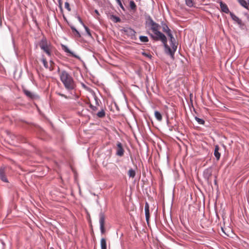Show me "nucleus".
<instances>
[{"label":"nucleus","instance_id":"obj_31","mask_svg":"<svg viewBox=\"0 0 249 249\" xmlns=\"http://www.w3.org/2000/svg\"><path fill=\"white\" fill-rule=\"evenodd\" d=\"M57 95H58L59 96H60L61 97H64L66 99H69V97H68L67 95L64 94H62V93H61L60 92H57L56 93Z\"/></svg>","mask_w":249,"mask_h":249},{"label":"nucleus","instance_id":"obj_15","mask_svg":"<svg viewBox=\"0 0 249 249\" xmlns=\"http://www.w3.org/2000/svg\"><path fill=\"white\" fill-rule=\"evenodd\" d=\"M24 94L29 98L31 99H33L34 98L35 95L34 94L31 92L30 91L27 90V89H24L23 90Z\"/></svg>","mask_w":249,"mask_h":249},{"label":"nucleus","instance_id":"obj_28","mask_svg":"<svg viewBox=\"0 0 249 249\" xmlns=\"http://www.w3.org/2000/svg\"><path fill=\"white\" fill-rule=\"evenodd\" d=\"M50 62V66H49V70L50 71H53V65L54 63L53 61V60L51 59L49 61Z\"/></svg>","mask_w":249,"mask_h":249},{"label":"nucleus","instance_id":"obj_26","mask_svg":"<svg viewBox=\"0 0 249 249\" xmlns=\"http://www.w3.org/2000/svg\"><path fill=\"white\" fill-rule=\"evenodd\" d=\"M195 120L197 121V122L200 124H205V121L202 119L199 118L197 117H195Z\"/></svg>","mask_w":249,"mask_h":249},{"label":"nucleus","instance_id":"obj_13","mask_svg":"<svg viewBox=\"0 0 249 249\" xmlns=\"http://www.w3.org/2000/svg\"><path fill=\"white\" fill-rule=\"evenodd\" d=\"M220 6L222 12L225 13H228L229 12V9L227 5L225 3H224L222 1H220Z\"/></svg>","mask_w":249,"mask_h":249},{"label":"nucleus","instance_id":"obj_37","mask_svg":"<svg viewBox=\"0 0 249 249\" xmlns=\"http://www.w3.org/2000/svg\"><path fill=\"white\" fill-rule=\"evenodd\" d=\"M143 54L148 56V55L146 54L145 53H143Z\"/></svg>","mask_w":249,"mask_h":249},{"label":"nucleus","instance_id":"obj_12","mask_svg":"<svg viewBox=\"0 0 249 249\" xmlns=\"http://www.w3.org/2000/svg\"><path fill=\"white\" fill-rule=\"evenodd\" d=\"M162 31L166 33L167 35H168L170 33H171V31L167 25L166 24L162 23H161Z\"/></svg>","mask_w":249,"mask_h":249},{"label":"nucleus","instance_id":"obj_22","mask_svg":"<svg viewBox=\"0 0 249 249\" xmlns=\"http://www.w3.org/2000/svg\"><path fill=\"white\" fill-rule=\"evenodd\" d=\"M230 15L233 20L236 21L239 24L241 23V20L234 14L230 13Z\"/></svg>","mask_w":249,"mask_h":249},{"label":"nucleus","instance_id":"obj_4","mask_svg":"<svg viewBox=\"0 0 249 249\" xmlns=\"http://www.w3.org/2000/svg\"><path fill=\"white\" fill-rule=\"evenodd\" d=\"M170 37V41L171 48H170L168 45L167 47H165V49L167 50L170 54V55L173 57L175 52L177 49V43L176 42L175 38L174 37L172 33H170L167 35Z\"/></svg>","mask_w":249,"mask_h":249},{"label":"nucleus","instance_id":"obj_38","mask_svg":"<svg viewBox=\"0 0 249 249\" xmlns=\"http://www.w3.org/2000/svg\"><path fill=\"white\" fill-rule=\"evenodd\" d=\"M95 12H96V13H97V12H98L97 10H96Z\"/></svg>","mask_w":249,"mask_h":249},{"label":"nucleus","instance_id":"obj_3","mask_svg":"<svg viewBox=\"0 0 249 249\" xmlns=\"http://www.w3.org/2000/svg\"><path fill=\"white\" fill-rule=\"evenodd\" d=\"M38 45L40 49L50 57L53 55L52 46L46 39V38H43L39 42Z\"/></svg>","mask_w":249,"mask_h":249},{"label":"nucleus","instance_id":"obj_20","mask_svg":"<svg viewBox=\"0 0 249 249\" xmlns=\"http://www.w3.org/2000/svg\"><path fill=\"white\" fill-rule=\"evenodd\" d=\"M128 175L129 178H134L136 175V172L134 170L130 169L128 171Z\"/></svg>","mask_w":249,"mask_h":249},{"label":"nucleus","instance_id":"obj_14","mask_svg":"<svg viewBox=\"0 0 249 249\" xmlns=\"http://www.w3.org/2000/svg\"><path fill=\"white\" fill-rule=\"evenodd\" d=\"M238 1L243 7L249 10V1L248 2L245 0H238Z\"/></svg>","mask_w":249,"mask_h":249},{"label":"nucleus","instance_id":"obj_17","mask_svg":"<svg viewBox=\"0 0 249 249\" xmlns=\"http://www.w3.org/2000/svg\"><path fill=\"white\" fill-rule=\"evenodd\" d=\"M154 114H155V116L156 118L157 119V120L158 121H161L162 120V117L160 112H159L158 111H155Z\"/></svg>","mask_w":249,"mask_h":249},{"label":"nucleus","instance_id":"obj_23","mask_svg":"<svg viewBox=\"0 0 249 249\" xmlns=\"http://www.w3.org/2000/svg\"><path fill=\"white\" fill-rule=\"evenodd\" d=\"M185 3L190 7H193L195 4L194 0H185Z\"/></svg>","mask_w":249,"mask_h":249},{"label":"nucleus","instance_id":"obj_21","mask_svg":"<svg viewBox=\"0 0 249 249\" xmlns=\"http://www.w3.org/2000/svg\"><path fill=\"white\" fill-rule=\"evenodd\" d=\"M129 6H130V9L132 10H133L134 11H135L136 10L137 6H136L135 3L134 2V1L133 0L130 1Z\"/></svg>","mask_w":249,"mask_h":249},{"label":"nucleus","instance_id":"obj_27","mask_svg":"<svg viewBox=\"0 0 249 249\" xmlns=\"http://www.w3.org/2000/svg\"><path fill=\"white\" fill-rule=\"evenodd\" d=\"M87 104L89 105V107L92 111H95L97 110V107L93 106L89 102H88Z\"/></svg>","mask_w":249,"mask_h":249},{"label":"nucleus","instance_id":"obj_24","mask_svg":"<svg viewBox=\"0 0 249 249\" xmlns=\"http://www.w3.org/2000/svg\"><path fill=\"white\" fill-rule=\"evenodd\" d=\"M105 115L106 113L104 109H102L97 114V116L99 118H103L105 116Z\"/></svg>","mask_w":249,"mask_h":249},{"label":"nucleus","instance_id":"obj_33","mask_svg":"<svg viewBox=\"0 0 249 249\" xmlns=\"http://www.w3.org/2000/svg\"><path fill=\"white\" fill-rule=\"evenodd\" d=\"M87 33L89 35H90V32H89V29L88 28V27H87V26L84 25Z\"/></svg>","mask_w":249,"mask_h":249},{"label":"nucleus","instance_id":"obj_30","mask_svg":"<svg viewBox=\"0 0 249 249\" xmlns=\"http://www.w3.org/2000/svg\"><path fill=\"white\" fill-rule=\"evenodd\" d=\"M65 8H66L69 11H71V8H70V4L69 3V2H66L65 3Z\"/></svg>","mask_w":249,"mask_h":249},{"label":"nucleus","instance_id":"obj_10","mask_svg":"<svg viewBox=\"0 0 249 249\" xmlns=\"http://www.w3.org/2000/svg\"><path fill=\"white\" fill-rule=\"evenodd\" d=\"M125 32L126 34L130 36L132 38L135 36L136 32L131 28H127L125 30Z\"/></svg>","mask_w":249,"mask_h":249},{"label":"nucleus","instance_id":"obj_36","mask_svg":"<svg viewBox=\"0 0 249 249\" xmlns=\"http://www.w3.org/2000/svg\"><path fill=\"white\" fill-rule=\"evenodd\" d=\"M59 7L61 9L62 8V3L60 1V0L59 1Z\"/></svg>","mask_w":249,"mask_h":249},{"label":"nucleus","instance_id":"obj_7","mask_svg":"<svg viewBox=\"0 0 249 249\" xmlns=\"http://www.w3.org/2000/svg\"><path fill=\"white\" fill-rule=\"evenodd\" d=\"M124 154V149L123 147V145L120 142H117V147H116V153L117 156L122 157Z\"/></svg>","mask_w":249,"mask_h":249},{"label":"nucleus","instance_id":"obj_11","mask_svg":"<svg viewBox=\"0 0 249 249\" xmlns=\"http://www.w3.org/2000/svg\"><path fill=\"white\" fill-rule=\"evenodd\" d=\"M219 146L217 145H215L214 147V155L217 160H218L220 159L221 156V154L219 152Z\"/></svg>","mask_w":249,"mask_h":249},{"label":"nucleus","instance_id":"obj_25","mask_svg":"<svg viewBox=\"0 0 249 249\" xmlns=\"http://www.w3.org/2000/svg\"><path fill=\"white\" fill-rule=\"evenodd\" d=\"M140 40L142 42H147L149 41L148 37L146 36H140Z\"/></svg>","mask_w":249,"mask_h":249},{"label":"nucleus","instance_id":"obj_32","mask_svg":"<svg viewBox=\"0 0 249 249\" xmlns=\"http://www.w3.org/2000/svg\"><path fill=\"white\" fill-rule=\"evenodd\" d=\"M71 29L73 32H75L78 35L80 36L79 32L76 30V29L74 27H71Z\"/></svg>","mask_w":249,"mask_h":249},{"label":"nucleus","instance_id":"obj_2","mask_svg":"<svg viewBox=\"0 0 249 249\" xmlns=\"http://www.w3.org/2000/svg\"><path fill=\"white\" fill-rule=\"evenodd\" d=\"M58 74L61 81L67 90L71 91L76 88V84L73 78L67 71H60L58 69Z\"/></svg>","mask_w":249,"mask_h":249},{"label":"nucleus","instance_id":"obj_19","mask_svg":"<svg viewBox=\"0 0 249 249\" xmlns=\"http://www.w3.org/2000/svg\"><path fill=\"white\" fill-rule=\"evenodd\" d=\"M41 61L43 64L44 67L46 69H49V66L48 64V62H47L46 58L45 57L44 55H43L42 56Z\"/></svg>","mask_w":249,"mask_h":249},{"label":"nucleus","instance_id":"obj_9","mask_svg":"<svg viewBox=\"0 0 249 249\" xmlns=\"http://www.w3.org/2000/svg\"><path fill=\"white\" fill-rule=\"evenodd\" d=\"M144 210H145L146 220L147 223V224L148 225L149 218H150V213H149V204L147 202L145 203V205Z\"/></svg>","mask_w":249,"mask_h":249},{"label":"nucleus","instance_id":"obj_1","mask_svg":"<svg viewBox=\"0 0 249 249\" xmlns=\"http://www.w3.org/2000/svg\"><path fill=\"white\" fill-rule=\"evenodd\" d=\"M150 29L154 35L150 34L151 37L155 40H160L164 44V47H167V40L165 36L160 31V26L155 22L152 18L149 20Z\"/></svg>","mask_w":249,"mask_h":249},{"label":"nucleus","instance_id":"obj_6","mask_svg":"<svg viewBox=\"0 0 249 249\" xmlns=\"http://www.w3.org/2000/svg\"><path fill=\"white\" fill-rule=\"evenodd\" d=\"M99 223L101 232L102 234H104L106 231L105 228V217L103 213L100 214Z\"/></svg>","mask_w":249,"mask_h":249},{"label":"nucleus","instance_id":"obj_34","mask_svg":"<svg viewBox=\"0 0 249 249\" xmlns=\"http://www.w3.org/2000/svg\"><path fill=\"white\" fill-rule=\"evenodd\" d=\"M78 20L79 21V22H80L82 25H84V23H83V21H82V19H81V18H80V17H78Z\"/></svg>","mask_w":249,"mask_h":249},{"label":"nucleus","instance_id":"obj_29","mask_svg":"<svg viewBox=\"0 0 249 249\" xmlns=\"http://www.w3.org/2000/svg\"><path fill=\"white\" fill-rule=\"evenodd\" d=\"M117 3H118V4L120 6V7H121V8L123 10V11H125V9H124V6L123 5L122 3V2L121 1V0H116Z\"/></svg>","mask_w":249,"mask_h":249},{"label":"nucleus","instance_id":"obj_35","mask_svg":"<svg viewBox=\"0 0 249 249\" xmlns=\"http://www.w3.org/2000/svg\"><path fill=\"white\" fill-rule=\"evenodd\" d=\"M94 99H95V102H96V105H97V106H99V102L98 101L97 97L95 96L94 97Z\"/></svg>","mask_w":249,"mask_h":249},{"label":"nucleus","instance_id":"obj_5","mask_svg":"<svg viewBox=\"0 0 249 249\" xmlns=\"http://www.w3.org/2000/svg\"><path fill=\"white\" fill-rule=\"evenodd\" d=\"M61 47L62 50L68 54L69 56H72L78 59H80V56L78 55H76L73 52L71 51L67 46L62 45Z\"/></svg>","mask_w":249,"mask_h":249},{"label":"nucleus","instance_id":"obj_16","mask_svg":"<svg viewBox=\"0 0 249 249\" xmlns=\"http://www.w3.org/2000/svg\"><path fill=\"white\" fill-rule=\"evenodd\" d=\"M100 244L101 249H107V242L105 238H102L101 239Z\"/></svg>","mask_w":249,"mask_h":249},{"label":"nucleus","instance_id":"obj_8","mask_svg":"<svg viewBox=\"0 0 249 249\" xmlns=\"http://www.w3.org/2000/svg\"><path fill=\"white\" fill-rule=\"evenodd\" d=\"M7 170L8 168L7 167H1L0 168V178L5 182H8V179L5 177V173Z\"/></svg>","mask_w":249,"mask_h":249},{"label":"nucleus","instance_id":"obj_18","mask_svg":"<svg viewBox=\"0 0 249 249\" xmlns=\"http://www.w3.org/2000/svg\"><path fill=\"white\" fill-rule=\"evenodd\" d=\"M110 19L115 23L119 22L121 21V19L119 17L114 15H111Z\"/></svg>","mask_w":249,"mask_h":249}]
</instances>
